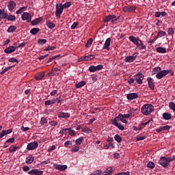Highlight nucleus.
I'll list each match as a JSON object with an SVG mask.
<instances>
[{"mask_svg":"<svg viewBox=\"0 0 175 175\" xmlns=\"http://www.w3.org/2000/svg\"><path fill=\"white\" fill-rule=\"evenodd\" d=\"M114 139L118 143H121V142H122V138H121L119 135H116Z\"/></svg>","mask_w":175,"mask_h":175,"instance_id":"obj_38","label":"nucleus"},{"mask_svg":"<svg viewBox=\"0 0 175 175\" xmlns=\"http://www.w3.org/2000/svg\"><path fill=\"white\" fill-rule=\"evenodd\" d=\"M14 31H16V27H15L14 25L10 26V27L8 29V30H7V31H8L9 33H12V32H14Z\"/></svg>","mask_w":175,"mask_h":175,"instance_id":"obj_36","label":"nucleus"},{"mask_svg":"<svg viewBox=\"0 0 175 175\" xmlns=\"http://www.w3.org/2000/svg\"><path fill=\"white\" fill-rule=\"evenodd\" d=\"M147 167H149L150 169H154V167H155V164L154 163V162L150 161L147 164Z\"/></svg>","mask_w":175,"mask_h":175,"instance_id":"obj_42","label":"nucleus"},{"mask_svg":"<svg viewBox=\"0 0 175 175\" xmlns=\"http://www.w3.org/2000/svg\"><path fill=\"white\" fill-rule=\"evenodd\" d=\"M166 159H167V162H168V164H169L170 162H172V161H174L175 155H173V156H172L170 157H168V158H166Z\"/></svg>","mask_w":175,"mask_h":175,"instance_id":"obj_52","label":"nucleus"},{"mask_svg":"<svg viewBox=\"0 0 175 175\" xmlns=\"http://www.w3.org/2000/svg\"><path fill=\"white\" fill-rule=\"evenodd\" d=\"M41 125H44V124H47V118L42 117L40 120Z\"/></svg>","mask_w":175,"mask_h":175,"instance_id":"obj_48","label":"nucleus"},{"mask_svg":"<svg viewBox=\"0 0 175 175\" xmlns=\"http://www.w3.org/2000/svg\"><path fill=\"white\" fill-rule=\"evenodd\" d=\"M129 40L134 43V44H136L138 47H140V43L139 42V39H136V38L133 36H131L129 37Z\"/></svg>","mask_w":175,"mask_h":175,"instance_id":"obj_15","label":"nucleus"},{"mask_svg":"<svg viewBox=\"0 0 175 175\" xmlns=\"http://www.w3.org/2000/svg\"><path fill=\"white\" fill-rule=\"evenodd\" d=\"M113 172V167H109L107 169V172H103V175H111Z\"/></svg>","mask_w":175,"mask_h":175,"instance_id":"obj_30","label":"nucleus"},{"mask_svg":"<svg viewBox=\"0 0 175 175\" xmlns=\"http://www.w3.org/2000/svg\"><path fill=\"white\" fill-rule=\"evenodd\" d=\"M62 12H64V7L62 6V4H59V5L57 4L55 11L56 17H61Z\"/></svg>","mask_w":175,"mask_h":175,"instance_id":"obj_5","label":"nucleus"},{"mask_svg":"<svg viewBox=\"0 0 175 175\" xmlns=\"http://www.w3.org/2000/svg\"><path fill=\"white\" fill-rule=\"evenodd\" d=\"M12 68H14V66H10L8 67H6L4 70H3L1 72V75H5V73H6V72H8V70H10V69H12Z\"/></svg>","mask_w":175,"mask_h":175,"instance_id":"obj_31","label":"nucleus"},{"mask_svg":"<svg viewBox=\"0 0 175 175\" xmlns=\"http://www.w3.org/2000/svg\"><path fill=\"white\" fill-rule=\"evenodd\" d=\"M7 20H8V21H14L16 16L14 15H8Z\"/></svg>","mask_w":175,"mask_h":175,"instance_id":"obj_43","label":"nucleus"},{"mask_svg":"<svg viewBox=\"0 0 175 175\" xmlns=\"http://www.w3.org/2000/svg\"><path fill=\"white\" fill-rule=\"evenodd\" d=\"M83 132H86V133H91V132H92V130L87 127L83 129Z\"/></svg>","mask_w":175,"mask_h":175,"instance_id":"obj_58","label":"nucleus"},{"mask_svg":"<svg viewBox=\"0 0 175 175\" xmlns=\"http://www.w3.org/2000/svg\"><path fill=\"white\" fill-rule=\"evenodd\" d=\"M159 165H161L163 167H167L169 166V163L167 162V159L165 157H161L160 158V161H159Z\"/></svg>","mask_w":175,"mask_h":175,"instance_id":"obj_7","label":"nucleus"},{"mask_svg":"<svg viewBox=\"0 0 175 175\" xmlns=\"http://www.w3.org/2000/svg\"><path fill=\"white\" fill-rule=\"evenodd\" d=\"M161 67H156L154 68V70H152V73L153 75H155L157 73V72H161Z\"/></svg>","mask_w":175,"mask_h":175,"instance_id":"obj_46","label":"nucleus"},{"mask_svg":"<svg viewBox=\"0 0 175 175\" xmlns=\"http://www.w3.org/2000/svg\"><path fill=\"white\" fill-rule=\"evenodd\" d=\"M6 143H14V138H10V139H8L5 142V144H6Z\"/></svg>","mask_w":175,"mask_h":175,"instance_id":"obj_63","label":"nucleus"},{"mask_svg":"<svg viewBox=\"0 0 175 175\" xmlns=\"http://www.w3.org/2000/svg\"><path fill=\"white\" fill-rule=\"evenodd\" d=\"M8 14L5 13V10H3V13L0 16V18H8Z\"/></svg>","mask_w":175,"mask_h":175,"instance_id":"obj_50","label":"nucleus"},{"mask_svg":"<svg viewBox=\"0 0 175 175\" xmlns=\"http://www.w3.org/2000/svg\"><path fill=\"white\" fill-rule=\"evenodd\" d=\"M3 133L4 134V136H6V135H9V133H12L13 132V130L12 129H10L8 130H3Z\"/></svg>","mask_w":175,"mask_h":175,"instance_id":"obj_41","label":"nucleus"},{"mask_svg":"<svg viewBox=\"0 0 175 175\" xmlns=\"http://www.w3.org/2000/svg\"><path fill=\"white\" fill-rule=\"evenodd\" d=\"M126 97L129 100H133V99L139 98V96L137 95V93H130L127 94Z\"/></svg>","mask_w":175,"mask_h":175,"instance_id":"obj_14","label":"nucleus"},{"mask_svg":"<svg viewBox=\"0 0 175 175\" xmlns=\"http://www.w3.org/2000/svg\"><path fill=\"white\" fill-rule=\"evenodd\" d=\"M111 20L112 24H117V22L120 20V16L117 18L116 15H108L103 19L104 23H108Z\"/></svg>","mask_w":175,"mask_h":175,"instance_id":"obj_2","label":"nucleus"},{"mask_svg":"<svg viewBox=\"0 0 175 175\" xmlns=\"http://www.w3.org/2000/svg\"><path fill=\"white\" fill-rule=\"evenodd\" d=\"M71 5L72 3L70 1H68L65 3L64 5H62V7L64 9H66V8H70Z\"/></svg>","mask_w":175,"mask_h":175,"instance_id":"obj_49","label":"nucleus"},{"mask_svg":"<svg viewBox=\"0 0 175 175\" xmlns=\"http://www.w3.org/2000/svg\"><path fill=\"white\" fill-rule=\"evenodd\" d=\"M44 77V72H39L36 77V80H42Z\"/></svg>","mask_w":175,"mask_h":175,"instance_id":"obj_24","label":"nucleus"},{"mask_svg":"<svg viewBox=\"0 0 175 175\" xmlns=\"http://www.w3.org/2000/svg\"><path fill=\"white\" fill-rule=\"evenodd\" d=\"M31 18H32V16L28 12H24L22 14V20H23V21H27V23H31Z\"/></svg>","mask_w":175,"mask_h":175,"instance_id":"obj_8","label":"nucleus"},{"mask_svg":"<svg viewBox=\"0 0 175 175\" xmlns=\"http://www.w3.org/2000/svg\"><path fill=\"white\" fill-rule=\"evenodd\" d=\"M84 138L83 137H80L79 139L75 140V143L77 146H80L83 143V140Z\"/></svg>","mask_w":175,"mask_h":175,"instance_id":"obj_32","label":"nucleus"},{"mask_svg":"<svg viewBox=\"0 0 175 175\" xmlns=\"http://www.w3.org/2000/svg\"><path fill=\"white\" fill-rule=\"evenodd\" d=\"M171 72H172V70H161V71L157 72L156 75V77H157V79H161Z\"/></svg>","mask_w":175,"mask_h":175,"instance_id":"obj_3","label":"nucleus"},{"mask_svg":"<svg viewBox=\"0 0 175 175\" xmlns=\"http://www.w3.org/2000/svg\"><path fill=\"white\" fill-rule=\"evenodd\" d=\"M25 9H27L26 6L21 8L19 10L16 11V14H21V13H23V12H24Z\"/></svg>","mask_w":175,"mask_h":175,"instance_id":"obj_44","label":"nucleus"},{"mask_svg":"<svg viewBox=\"0 0 175 175\" xmlns=\"http://www.w3.org/2000/svg\"><path fill=\"white\" fill-rule=\"evenodd\" d=\"M41 21H42V18H38L34 21H32L31 24V25H37V24H39Z\"/></svg>","mask_w":175,"mask_h":175,"instance_id":"obj_25","label":"nucleus"},{"mask_svg":"<svg viewBox=\"0 0 175 175\" xmlns=\"http://www.w3.org/2000/svg\"><path fill=\"white\" fill-rule=\"evenodd\" d=\"M95 69H96V72H97L98 70H100L103 69V65H102V64L98 65V66H95Z\"/></svg>","mask_w":175,"mask_h":175,"instance_id":"obj_53","label":"nucleus"},{"mask_svg":"<svg viewBox=\"0 0 175 175\" xmlns=\"http://www.w3.org/2000/svg\"><path fill=\"white\" fill-rule=\"evenodd\" d=\"M77 25H79V23H74L71 25V29H75V28L77 27Z\"/></svg>","mask_w":175,"mask_h":175,"instance_id":"obj_62","label":"nucleus"},{"mask_svg":"<svg viewBox=\"0 0 175 175\" xmlns=\"http://www.w3.org/2000/svg\"><path fill=\"white\" fill-rule=\"evenodd\" d=\"M95 58V55H89L87 56H83L84 61H91V59H94Z\"/></svg>","mask_w":175,"mask_h":175,"instance_id":"obj_21","label":"nucleus"},{"mask_svg":"<svg viewBox=\"0 0 175 175\" xmlns=\"http://www.w3.org/2000/svg\"><path fill=\"white\" fill-rule=\"evenodd\" d=\"M56 169H57V170H60V171H64V170H66V169H68V166L66 165H58L56 167Z\"/></svg>","mask_w":175,"mask_h":175,"instance_id":"obj_22","label":"nucleus"},{"mask_svg":"<svg viewBox=\"0 0 175 175\" xmlns=\"http://www.w3.org/2000/svg\"><path fill=\"white\" fill-rule=\"evenodd\" d=\"M138 41L139 42V47H140L141 50H146V46L143 43V41H142V40H138Z\"/></svg>","mask_w":175,"mask_h":175,"instance_id":"obj_35","label":"nucleus"},{"mask_svg":"<svg viewBox=\"0 0 175 175\" xmlns=\"http://www.w3.org/2000/svg\"><path fill=\"white\" fill-rule=\"evenodd\" d=\"M38 146H39V144H38V142H33L31 143H29L27 145V150H35V148H38Z\"/></svg>","mask_w":175,"mask_h":175,"instance_id":"obj_10","label":"nucleus"},{"mask_svg":"<svg viewBox=\"0 0 175 175\" xmlns=\"http://www.w3.org/2000/svg\"><path fill=\"white\" fill-rule=\"evenodd\" d=\"M58 117L59 118H69V117H70V114L69 113L59 112Z\"/></svg>","mask_w":175,"mask_h":175,"instance_id":"obj_17","label":"nucleus"},{"mask_svg":"<svg viewBox=\"0 0 175 175\" xmlns=\"http://www.w3.org/2000/svg\"><path fill=\"white\" fill-rule=\"evenodd\" d=\"M135 80L138 84H143V80H144V75L142 72H139L135 76Z\"/></svg>","mask_w":175,"mask_h":175,"instance_id":"obj_4","label":"nucleus"},{"mask_svg":"<svg viewBox=\"0 0 175 175\" xmlns=\"http://www.w3.org/2000/svg\"><path fill=\"white\" fill-rule=\"evenodd\" d=\"M49 124L51 126H57V125H58V122L51 121V122H49Z\"/></svg>","mask_w":175,"mask_h":175,"instance_id":"obj_59","label":"nucleus"},{"mask_svg":"<svg viewBox=\"0 0 175 175\" xmlns=\"http://www.w3.org/2000/svg\"><path fill=\"white\" fill-rule=\"evenodd\" d=\"M163 118H164V120H171V118H172V114L168 113H164L163 114Z\"/></svg>","mask_w":175,"mask_h":175,"instance_id":"obj_26","label":"nucleus"},{"mask_svg":"<svg viewBox=\"0 0 175 175\" xmlns=\"http://www.w3.org/2000/svg\"><path fill=\"white\" fill-rule=\"evenodd\" d=\"M73 143H75V141H66L64 146L65 147H69V146H73Z\"/></svg>","mask_w":175,"mask_h":175,"instance_id":"obj_40","label":"nucleus"},{"mask_svg":"<svg viewBox=\"0 0 175 175\" xmlns=\"http://www.w3.org/2000/svg\"><path fill=\"white\" fill-rule=\"evenodd\" d=\"M169 107L172 110H173V111H174V113H175V103H173V102L170 103H169Z\"/></svg>","mask_w":175,"mask_h":175,"instance_id":"obj_45","label":"nucleus"},{"mask_svg":"<svg viewBox=\"0 0 175 175\" xmlns=\"http://www.w3.org/2000/svg\"><path fill=\"white\" fill-rule=\"evenodd\" d=\"M162 36H166V32L163 31H159L157 33V38H162Z\"/></svg>","mask_w":175,"mask_h":175,"instance_id":"obj_34","label":"nucleus"},{"mask_svg":"<svg viewBox=\"0 0 175 175\" xmlns=\"http://www.w3.org/2000/svg\"><path fill=\"white\" fill-rule=\"evenodd\" d=\"M19 146H11L9 149L10 152H16V150H18Z\"/></svg>","mask_w":175,"mask_h":175,"instance_id":"obj_39","label":"nucleus"},{"mask_svg":"<svg viewBox=\"0 0 175 175\" xmlns=\"http://www.w3.org/2000/svg\"><path fill=\"white\" fill-rule=\"evenodd\" d=\"M111 42V39L108 38L105 42V44L103 47V50H110V42Z\"/></svg>","mask_w":175,"mask_h":175,"instance_id":"obj_11","label":"nucleus"},{"mask_svg":"<svg viewBox=\"0 0 175 175\" xmlns=\"http://www.w3.org/2000/svg\"><path fill=\"white\" fill-rule=\"evenodd\" d=\"M47 42L46 39H39L38 41V44H45Z\"/></svg>","mask_w":175,"mask_h":175,"instance_id":"obj_47","label":"nucleus"},{"mask_svg":"<svg viewBox=\"0 0 175 175\" xmlns=\"http://www.w3.org/2000/svg\"><path fill=\"white\" fill-rule=\"evenodd\" d=\"M141 111L144 116H150L154 111V106L151 104H146L142 106Z\"/></svg>","mask_w":175,"mask_h":175,"instance_id":"obj_1","label":"nucleus"},{"mask_svg":"<svg viewBox=\"0 0 175 175\" xmlns=\"http://www.w3.org/2000/svg\"><path fill=\"white\" fill-rule=\"evenodd\" d=\"M113 125L115 126H117V128H118V129H120V131H124V129H125V128L122 126V124L120 123H115V124Z\"/></svg>","mask_w":175,"mask_h":175,"instance_id":"obj_37","label":"nucleus"},{"mask_svg":"<svg viewBox=\"0 0 175 175\" xmlns=\"http://www.w3.org/2000/svg\"><path fill=\"white\" fill-rule=\"evenodd\" d=\"M46 26L50 29H53V28H55V24H54L53 23L50 22V21H46Z\"/></svg>","mask_w":175,"mask_h":175,"instance_id":"obj_27","label":"nucleus"},{"mask_svg":"<svg viewBox=\"0 0 175 175\" xmlns=\"http://www.w3.org/2000/svg\"><path fill=\"white\" fill-rule=\"evenodd\" d=\"M122 117V114H119L118 116H116L114 120L112 121V124L116 125V124H118V121H121V118Z\"/></svg>","mask_w":175,"mask_h":175,"instance_id":"obj_19","label":"nucleus"},{"mask_svg":"<svg viewBox=\"0 0 175 175\" xmlns=\"http://www.w3.org/2000/svg\"><path fill=\"white\" fill-rule=\"evenodd\" d=\"M16 49H17V46H10L6 48L4 50V52L5 53V54H12V53H14V51H16Z\"/></svg>","mask_w":175,"mask_h":175,"instance_id":"obj_9","label":"nucleus"},{"mask_svg":"<svg viewBox=\"0 0 175 175\" xmlns=\"http://www.w3.org/2000/svg\"><path fill=\"white\" fill-rule=\"evenodd\" d=\"M40 29L38 27L33 28L30 30V33H31V35H36V33H38Z\"/></svg>","mask_w":175,"mask_h":175,"instance_id":"obj_29","label":"nucleus"},{"mask_svg":"<svg viewBox=\"0 0 175 175\" xmlns=\"http://www.w3.org/2000/svg\"><path fill=\"white\" fill-rule=\"evenodd\" d=\"M50 50H55V46H49L47 48H46L44 51H50Z\"/></svg>","mask_w":175,"mask_h":175,"instance_id":"obj_54","label":"nucleus"},{"mask_svg":"<svg viewBox=\"0 0 175 175\" xmlns=\"http://www.w3.org/2000/svg\"><path fill=\"white\" fill-rule=\"evenodd\" d=\"M93 174L100 175V174H102V170H96L93 173Z\"/></svg>","mask_w":175,"mask_h":175,"instance_id":"obj_61","label":"nucleus"},{"mask_svg":"<svg viewBox=\"0 0 175 175\" xmlns=\"http://www.w3.org/2000/svg\"><path fill=\"white\" fill-rule=\"evenodd\" d=\"M115 175H129V172H120V173H118Z\"/></svg>","mask_w":175,"mask_h":175,"instance_id":"obj_64","label":"nucleus"},{"mask_svg":"<svg viewBox=\"0 0 175 175\" xmlns=\"http://www.w3.org/2000/svg\"><path fill=\"white\" fill-rule=\"evenodd\" d=\"M136 59L135 56H126L124 59L125 62H133Z\"/></svg>","mask_w":175,"mask_h":175,"instance_id":"obj_18","label":"nucleus"},{"mask_svg":"<svg viewBox=\"0 0 175 175\" xmlns=\"http://www.w3.org/2000/svg\"><path fill=\"white\" fill-rule=\"evenodd\" d=\"M16 3L13 1H10L8 3V10H10V12H13V10L16 8Z\"/></svg>","mask_w":175,"mask_h":175,"instance_id":"obj_13","label":"nucleus"},{"mask_svg":"<svg viewBox=\"0 0 175 175\" xmlns=\"http://www.w3.org/2000/svg\"><path fill=\"white\" fill-rule=\"evenodd\" d=\"M147 81L148 83L149 88H150V90H154L155 88V85H154V81L152 80V78L148 77Z\"/></svg>","mask_w":175,"mask_h":175,"instance_id":"obj_16","label":"nucleus"},{"mask_svg":"<svg viewBox=\"0 0 175 175\" xmlns=\"http://www.w3.org/2000/svg\"><path fill=\"white\" fill-rule=\"evenodd\" d=\"M28 174L31 175H43V172L42 171H39L37 169L31 170L28 172Z\"/></svg>","mask_w":175,"mask_h":175,"instance_id":"obj_12","label":"nucleus"},{"mask_svg":"<svg viewBox=\"0 0 175 175\" xmlns=\"http://www.w3.org/2000/svg\"><path fill=\"white\" fill-rule=\"evenodd\" d=\"M9 62H16V64H18V60L14 57H11L9 59Z\"/></svg>","mask_w":175,"mask_h":175,"instance_id":"obj_55","label":"nucleus"},{"mask_svg":"<svg viewBox=\"0 0 175 175\" xmlns=\"http://www.w3.org/2000/svg\"><path fill=\"white\" fill-rule=\"evenodd\" d=\"M58 94V90H55L51 92V96H55Z\"/></svg>","mask_w":175,"mask_h":175,"instance_id":"obj_60","label":"nucleus"},{"mask_svg":"<svg viewBox=\"0 0 175 175\" xmlns=\"http://www.w3.org/2000/svg\"><path fill=\"white\" fill-rule=\"evenodd\" d=\"M85 84V81H82L79 83H76L75 87L76 88H81V87H84V85Z\"/></svg>","mask_w":175,"mask_h":175,"instance_id":"obj_28","label":"nucleus"},{"mask_svg":"<svg viewBox=\"0 0 175 175\" xmlns=\"http://www.w3.org/2000/svg\"><path fill=\"white\" fill-rule=\"evenodd\" d=\"M103 148L105 150H109V148H114V144L113 142H109L108 144L104 145Z\"/></svg>","mask_w":175,"mask_h":175,"instance_id":"obj_23","label":"nucleus"},{"mask_svg":"<svg viewBox=\"0 0 175 175\" xmlns=\"http://www.w3.org/2000/svg\"><path fill=\"white\" fill-rule=\"evenodd\" d=\"M35 159V157H33V156H29L26 158V163H28L29 165H31V163H32V162H33Z\"/></svg>","mask_w":175,"mask_h":175,"instance_id":"obj_20","label":"nucleus"},{"mask_svg":"<svg viewBox=\"0 0 175 175\" xmlns=\"http://www.w3.org/2000/svg\"><path fill=\"white\" fill-rule=\"evenodd\" d=\"M80 150V147L79 146H76L74 148H72L71 151L72 152H77Z\"/></svg>","mask_w":175,"mask_h":175,"instance_id":"obj_51","label":"nucleus"},{"mask_svg":"<svg viewBox=\"0 0 175 175\" xmlns=\"http://www.w3.org/2000/svg\"><path fill=\"white\" fill-rule=\"evenodd\" d=\"M137 7L135 5H128L123 8V12L126 13H131L132 12H135L136 10Z\"/></svg>","mask_w":175,"mask_h":175,"instance_id":"obj_6","label":"nucleus"},{"mask_svg":"<svg viewBox=\"0 0 175 175\" xmlns=\"http://www.w3.org/2000/svg\"><path fill=\"white\" fill-rule=\"evenodd\" d=\"M174 33V29L170 27L168 29V35H173Z\"/></svg>","mask_w":175,"mask_h":175,"instance_id":"obj_57","label":"nucleus"},{"mask_svg":"<svg viewBox=\"0 0 175 175\" xmlns=\"http://www.w3.org/2000/svg\"><path fill=\"white\" fill-rule=\"evenodd\" d=\"M157 53H166V49H165L163 47H157Z\"/></svg>","mask_w":175,"mask_h":175,"instance_id":"obj_33","label":"nucleus"},{"mask_svg":"<svg viewBox=\"0 0 175 175\" xmlns=\"http://www.w3.org/2000/svg\"><path fill=\"white\" fill-rule=\"evenodd\" d=\"M89 71L94 72H96V70L95 68V66H91L89 67Z\"/></svg>","mask_w":175,"mask_h":175,"instance_id":"obj_56","label":"nucleus"}]
</instances>
